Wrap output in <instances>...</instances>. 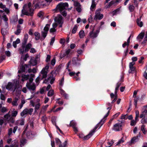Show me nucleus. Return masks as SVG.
Instances as JSON below:
<instances>
[{"instance_id":"nucleus-1","label":"nucleus","mask_w":147,"mask_h":147,"mask_svg":"<svg viewBox=\"0 0 147 147\" xmlns=\"http://www.w3.org/2000/svg\"><path fill=\"white\" fill-rule=\"evenodd\" d=\"M22 11L24 15L32 16L33 14V10L31 7V3L29 2L28 4L24 5Z\"/></svg>"},{"instance_id":"nucleus-2","label":"nucleus","mask_w":147,"mask_h":147,"mask_svg":"<svg viewBox=\"0 0 147 147\" xmlns=\"http://www.w3.org/2000/svg\"><path fill=\"white\" fill-rule=\"evenodd\" d=\"M68 4L67 3H61L59 4L56 7V12L59 11L62 15L64 16L67 15V13L66 11L64 10L65 9V7H68Z\"/></svg>"},{"instance_id":"nucleus-3","label":"nucleus","mask_w":147,"mask_h":147,"mask_svg":"<svg viewBox=\"0 0 147 147\" xmlns=\"http://www.w3.org/2000/svg\"><path fill=\"white\" fill-rule=\"evenodd\" d=\"M14 82H9L7 84L6 86V89L11 91L14 92L17 88L18 84L17 83Z\"/></svg>"},{"instance_id":"nucleus-4","label":"nucleus","mask_w":147,"mask_h":147,"mask_svg":"<svg viewBox=\"0 0 147 147\" xmlns=\"http://www.w3.org/2000/svg\"><path fill=\"white\" fill-rule=\"evenodd\" d=\"M26 43H22V48L21 49H19L20 53L23 54L24 52H28L32 47V45L30 43H28L26 45Z\"/></svg>"},{"instance_id":"nucleus-5","label":"nucleus","mask_w":147,"mask_h":147,"mask_svg":"<svg viewBox=\"0 0 147 147\" xmlns=\"http://www.w3.org/2000/svg\"><path fill=\"white\" fill-rule=\"evenodd\" d=\"M40 101V100L39 99H36L35 102L32 100L30 101V104L32 106L34 107V110L35 112H36L40 108L41 105Z\"/></svg>"},{"instance_id":"nucleus-6","label":"nucleus","mask_w":147,"mask_h":147,"mask_svg":"<svg viewBox=\"0 0 147 147\" xmlns=\"http://www.w3.org/2000/svg\"><path fill=\"white\" fill-rule=\"evenodd\" d=\"M100 126V124H98V123L97 124L94 128L91 130L90 132L87 135L84 136V140H87L90 138L93 135L96 129L98 127Z\"/></svg>"},{"instance_id":"nucleus-7","label":"nucleus","mask_w":147,"mask_h":147,"mask_svg":"<svg viewBox=\"0 0 147 147\" xmlns=\"http://www.w3.org/2000/svg\"><path fill=\"white\" fill-rule=\"evenodd\" d=\"M33 111V109L32 108H26L24 109L21 113L20 115L21 116L23 117L27 114H29L31 115L32 114Z\"/></svg>"},{"instance_id":"nucleus-8","label":"nucleus","mask_w":147,"mask_h":147,"mask_svg":"<svg viewBox=\"0 0 147 147\" xmlns=\"http://www.w3.org/2000/svg\"><path fill=\"white\" fill-rule=\"evenodd\" d=\"M100 10H97L95 12L94 20H100L103 17V15L100 13Z\"/></svg>"},{"instance_id":"nucleus-9","label":"nucleus","mask_w":147,"mask_h":147,"mask_svg":"<svg viewBox=\"0 0 147 147\" xmlns=\"http://www.w3.org/2000/svg\"><path fill=\"white\" fill-rule=\"evenodd\" d=\"M49 68V66L48 65H47L42 69L41 71V74L42 76V78H45L47 77Z\"/></svg>"},{"instance_id":"nucleus-10","label":"nucleus","mask_w":147,"mask_h":147,"mask_svg":"<svg viewBox=\"0 0 147 147\" xmlns=\"http://www.w3.org/2000/svg\"><path fill=\"white\" fill-rule=\"evenodd\" d=\"M5 119L9 123H13L14 122V119L12 116L9 114V112L4 116Z\"/></svg>"},{"instance_id":"nucleus-11","label":"nucleus","mask_w":147,"mask_h":147,"mask_svg":"<svg viewBox=\"0 0 147 147\" xmlns=\"http://www.w3.org/2000/svg\"><path fill=\"white\" fill-rule=\"evenodd\" d=\"M50 25L47 24L44 27L43 30L42 31V36L45 38L47 35L48 31L49 29Z\"/></svg>"},{"instance_id":"nucleus-12","label":"nucleus","mask_w":147,"mask_h":147,"mask_svg":"<svg viewBox=\"0 0 147 147\" xmlns=\"http://www.w3.org/2000/svg\"><path fill=\"white\" fill-rule=\"evenodd\" d=\"M111 106L107 108V109H109V110L108 111L107 114L105 115V116H104L103 119H102L98 123V124H100V127H101L103 125V124L105 122V121L106 120V117L109 115L110 112L109 110H111Z\"/></svg>"},{"instance_id":"nucleus-13","label":"nucleus","mask_w":147,"mask_h":147,"mask_svg":"<svg viewBox=\"0 0 147 147\" xmlns=\"http://www.w3.org/2000/svg\"><path fill=\"white\" fill-rule=\"evenodd\" d=\"M99 32V30H97L95 32H94L93 30L89 33V36L92 39H94L96 38L98 36Z\"/></svg>"},{"instance_id":"nucleus-14","label":"nucleus","mask_w":147,"mask_h":147,"mask_svg":"<svg viewBox=\"0 0 147 147\" xmlns=\"http://www.w3.org/2000/svg\"><path fill=\"white\" fill-rule=\"evenodd\" d=\"M26 86L30 90L34 91L35 90L36 88L35 84L32 82H27Z\"/></svg>"},{"instance_id":"nucleus-15","label":"nucleus","mask_w":147,"mask_h":147,"mask_svg":"<svg viewBox=\"0 0 147 147\" xmlns=\"http://www.w3.org/2000/svg\"><path fill=\"white\" fill-rule=\"evenodd\" d=\"M74 6L76 7V10L79 12H80L81 11V5L79 2L76 1L74 2Z\"/></svg>"},{"instance_id":"nucleus-16","label":"nucleus","mask_w":147,"mask_h":147,"mask_svg":"<svg viewBox=\"0 0 147 147\" xmlns=\"http://www.w3.org/2000/svg\"><path fill=\"white\" fill-rule=\"evenodd\" d=\"M55 80V78L53 77V75H51L49 77L47 80H45L44 82L43 83H46L48 82H50L51 84H52L53 83L54 81Z\"/></svg>"},{"instance_id":"nucleus-17","label":"nucleus","mask_w":147,"mask_h":147,"mask_svg":"<svg viewBox=\"0 0 147 147\" xmlns=\"http://www.w3.org/2000/svg\"><path fill=\"white\" fill-rule=\"evenodd\" d=\"M121 125L119 123H116L113 125L112 129L115 131H118L121 129Z\"/></svg>"},{"instance_id":"nucleus-18","label":"nucleus","mask_w":147,"mask_h":147,"mask_svg":"<svg viewBox=\"0 0 147 147\" xmlns=\"http://www.w3.org/2000/svg\"><path fill=\"white\" fill-rule=\"evenodd\" d=\"M19 100V98L18 97H15L13 101L11 102L12 105L14 106H17L19 103L18 100Z\"/></svg>"},{"instance_id":"nucleus-19","label":"nucleus","mask_w":147,"mask_h":147,"mask_svg":"<svg viewBox=\"0 0 147 147\" xmlns=\"http://www.w3.org/2000/svg\"><path fill=\"white\" fill-rule=\"evenodd\" d=\"M0 25L3 27L1 30V33L4 36L7 34V32L6 30L5 29V28H5V25H4L3 24L2 22L1 21H0Z\"/></svg>"},{"instance_id":"nucleus-20","label":"nucleus","mask_w":147,"mask_h":147,"mask_svg":"<svg viewBox=\"0 0 147 147\" xmlns=\"http://www.w3.org/2000/svg\"><path fill=\"white\" fill-rule=\"evenodd\" d=\"M1 19L5 22V25H5V28H7L8 24L7 21L8 20V18L7 17L6 15L3 14L1 16Z\"/></svg>"},{"instance_id":"nucleus-21","label":"nucleus","mask_w":147,"mask_h":147,"mask_svg":"<svg viewBox=\"0 0 147 147\" xmlns=\"http://www.w3.org/2000/svg\"><path fill=\"white\" fill-rule=\"evenodd\" d=\"M62 20V17L60 15H58L55 18V22L59 24H61V23Z\"/></svg>"},{"instance_id":"nucleus-22","label":"nucleus","mask_w":147,"mask_h":147,"mask_svg":"<svg viewBox=\"0 0 147 147\" xmlns=\"http://www.w3.org/2000/svg\"><path fill=\"white\" fill-rule=\"evenodd\" d=\"M72 63L75 65H78L80 64V60L77 58H74L72 60Z\"/></svg>"},{"instance_id":"nucleus-23","label":"nucleus","mask_w":147,"mask_h":147,"mask_svg":"<svg viewBox=\"0 0 147 147\" xmlns=\"http://www.w3.org/2000/svg\"><path fill=\"white\" fill-rule=\"evenodd\" d=\"M16 123L18 125H23L24 124V119L22 118L18 120Z\"/></svg>"},{"instance_id":"nucleus-24","label":"nucleus","mask_w":147,"mask_h":147,"mask_svg":"<svg viewBox=\"0 0 147 147\" xmlns=\"http://www.w3.org/2000/svg\"><path fill=\"white\" fill-rule=\"evenodd\" d=\"M115 1H111L108 4H105V7L106 8H109L113 4H115Z\"/></svg>"},{"instance_id":"nucleus-25","label":"nucleus","mask_w":147,"mask_h":147,"mask_svg":"<svg viewBox=\"0 0 147 147\" xmlns=\"http://www.w3.org/2000/svg\"><path fill=\"white\" fill-rule=\"evenodd\" d=\"M115 1H111L108 4H105V7L106 8H109L113 4H115Z\"/></svg>"},{"instance_id":"nucleus-26","label":"nucleus","mask_w":147,"mask_h":147,"mask_svg":"<svg viewBox=\"0 0 147 147\" xmlns=\"http://www.w3.org/2000/svg\"><path fill=\"white\" fill-rule=\"evenodd\" d=\"M115 1H111L108 4H105V7L106 8H109L113 4H115Z\"/></svg>"},{"instance_id":"nucleus-27","label":"nucleus","mask_w":147,"mask_h":147,"mask_svg":"<svg viewBox=\"0 0 147 147\" xmlns=\"http://www.w3.org/2000/svg\"><path fill=\"white\" fill-rule=\"evenodd\" d=\"M131 36L130 35L129 37L128 38L127 42H125L123 45L122 47H123L124 48L126 46H128L129 45V44L130 43V39Z\"/></svg>"},{"instance_id":"nucleus-28","label":"nucleus","mask_w":147,"mask_h":147,"mask_svg":"<svg viewBox=\"0 0 147 147\" xmlns=\"http://www.w3.org/2000/svg\"><path fill=\"white\" fill-rule=\"evenodd\" d=\"M137 23L138 25L140 27L142 26L143 23L141 21V18H138L137 19Z\"/></svg>"},{"instance_id":"nucleus-29","label":"nucleus","mask_w":147,"mask_h":147,"mask_svg":"<svg viewBox=\"0 0 147 147\" xmlns=\"http://www.w3.org/2000/svg\"><path fill=\"white\" fill-rule=\"evenodd\" d=\"M18 18L17 16H14L12 17L11 20L12 22L14 23L17 22L18 21Z\"/></svg>"},{"instance_id":"nucleus-30","label":"nucleus","mask_w":147,"mask_h":147,"mask_svg":"<svg viewBox=\"0 0 147 147\" xmlns=\"http://www.w3.org/2000/svg\"><path fill=\"white\" fill-rule=\"evenodd\" d=\"M20 42V40L19 38H17L16 40L13 42V47L16 48L17 47V44H18Z\"/></svg>"},{"instance_id":"nucleus-31","label":"nucleus","mask_w":147,"mask_h":147,"mask_svg":"<svg viewBox=\"0 0 147 147\" xmlns=\"http://www.w3.org/2000/svg\"><path fill=\"white\" fill-rule=\"evenodd\" d=\"M80 37V38H83L85 36V33L84 31L81 30L79 32Z\"/></svg>"},{"instance_id":"nucleus-32","label":"nucleus","mask_w":147,"mask_h":147,"mask_svg":"<svg viewBox=\"0 0 147 147\" xmlns=\"http://www.w3.org/2000/svg\"><path fill=\"white\" fill-rule=\"evenodd\" d=\"M18 29L15 32V34L17 35H19L21 32V29L20 28L21 26L19 25H18L17 26Z\"/></svg>"},{"instance_id":"nucleus-33","label":"nucleus","mask_w":147,"mask_h":147,"mask_svg":"<svg viewBox=\"0 0 147 147\" xmlns=\"http://www.w3.org/2000/svg\"><path fill=\"white\" fill-rule=\"evenodd\" d=\"M34 35L35 36V38L36 40H38L40 38V34L37 32H36L34 33Z\"/></svg>"},{"instance_id":"nucleus-34","label":"nucleus","mask_w":147,"mask_h":147,"mask_svg":"<svg viewBox=\"0 0 147 147\" xmlns=\"http://www.w3.org/2000/svg\"><path fill=\"white\" fill-rule=\"evenodd\" d=\"M141 122L142 124L146 123H147V117L145 116L144 118H142L141 120Z\"/></svg>"},{"instance_id":"nucleus-35","label":"nucleus","mask_w":147,"mask_h":147,"mask_svg":"<svg viewBox=\"0 0 147 147\" xmlns=\"http://www.w3.org/2000/svg\"><path fill=\"white\" fill-rule=\"evenodd\" d=\"M96 6V5L95 2L93 1L90 8V9L91 11H93L94 10V9L95 7Z\"/></svg>"},{"instance_id":"nucleus-36","label":"nucleus","mask_w":147,"mask_h":147,"mask_svg":"<svg viewBox=\"0 0 147 147\" xmlns=\"http://www.w3.org/2000/svg\"><path fill=\"white\" fill-rule=\"evenodd\" d=\"M20 146L21 147H22L25 144L26 142V140L25 139H22L20 140Z\"/></svg>"},{"instance_id":"nucleus-37","label":"nucleus","mask_w":147,"mask_h":147,"mask_svg":"<svg viewBox=\"0 0 147 147\" xmlns=\"http://www.w3.org/2000/svg\"><path fill=\"white\" fill-rule=\"evenodd\" d=\"M28 38V35L27 34H26L24 35V41L22 43H26L27 40Z\"/></svg>"},{"instance_id":"nucleus-38","label":"nucleus","mask_w":147,"mask_h":147,"mask_svg":"<svg viewBox=\"0 0 147 147\" xmlns=\"http://www.w3.org/2000/svg\"><path fill=\"white\" fill-rule=\"evenodd\" d=\"M138 120V119L137 120H136L135 119V120H132L131 121L130 125L131 126H134L135 125Z\"/></svg>"},{"instance_id":"nucleus-39","label":"nucleus","mask_w":147,"mask_h":147,"mask_svg":"<svg viewBox=\"0 0 147 147\" xmlns=\"http://www.w3.org/2000/svg\"><path fill=\"white\" fill-rule=\"evenodd\" d=\"M44 15V13L42 11H40L38 13V17L40 18H43Z\"/></svg>"},{"instance_id":"nucleus-40","label":"nucleus","mask_w":147,"mask_h":147,"mask_svg":"<svg viewBox=\"0 0 147 147\" xmlns=\"http://www.w3.org/2000/svg\"><path fill=\"white\" fill-rule=\"evenodd\" d=\"M78 29V26L77 25H75L74 27L73 28L72 32L73 34H75L76 33V31Z\"/></svg>"},{"instance_id":"nucleus-41","label":"nucleus","mask_w":147,"mask_h":147,"mask_svg":"<svg viewBox=\"0 0 147 147\" xmlns=\"http://www.w3.org/2000/svg\"><path fill=\"white\" fill-rule=\"evenodd\" d=\"M144 32H141L140 34L138 36V38L139 39H142L144 37Z\"/></svg>"},{"instance_id":"nucleus-42","label":"nucleus","mask_w":147,"mask_h":147,"mask_svg":"<svg viewBox=\"0 0 147 147\" xmlns=\"http://www.w3.org/2000/svg\"><path fill=\"white\" fill-rule=\"evenodd\" d=\"M67 144V142L66 141H65V142L63 143L62 144H59V147H66Z\"/></svg>"},{"instance_id":"nucleus-43","label":"nucleus","mask_w":147,"mask_h":147,"mask_svg":"<svg viewBox=\"0 0 147 147\" xmlns=\"http://www.w3.org/2000/svg\"><path fill=\"white\" fill-rule=\"evenodd\" d=\"M54 94L53 90H50L48 92V96H52Z\"/></svg>"},{"instance_id":"nucleus-44","label":"nucleus","mask_w":147,"mask_h":147,"mask_svg":"<svg viewBox=\"0 0 147 147\" xmlns=\"http://www.w3.org/2000/svg\"><path fill=\"white\" fill-rule=\"evenodd\" d=\"M141 130L144 134H145L146 133V131L145 130V126L144 125H143L141 126Z\"/></svg>"},{"instance_id":"nucleus-45","label":"nucleus","mask_w":147,"mask_h":147,"mask_svg":"<svg viewBox=\"0 0 147 147\" xmlns=\"http://www.w3.org/2000/svg\"><path fill=\"white\" fill-rule=\"evenodd\" d=\"M130 69L129 71V73H132L134 71L135 69V68L134 67H129Z\"/></svg>"},{"instance_id":"nucleus-46","label":"nucleus","mask_w":147,"mask_h":147,"mask_svg":"<svg viewBox=\"0 0 147 147\" xmlns=\"http://www.w3.org/2000/svg\"><path fill=\"white\" fill-rule=\"evenodd\" d=\"M138 139V136H136L133 138L131 140V142L132 143H134V142H136Z\"/></svg>"},{"instance_id":"nucleus-47","label":"nucleus","mask_w":147,"mask_h":147,"mask_svg":"<svg viewBox=\"0 0 147 147\" xmlns=\"http://www.w3.org/2000/svg\"><path fill=\"white\" fill-rule=\"evenodd\" d=\"M136 113V117L135 118V119L136 120H137L138 119V117L139 116V111H136L135 112Z\"/></svg>"},{"instance_id":"nucleus-48","label":"nucleus","mask_w":147,"mask_h":147,"mask_svg":"<svg viewBox=\"0 0 147 147\" xmlns=\"http://www.w3.org/2000/svg\"><path fill=\"white\" fill-rule=\"evenodd\" d=\"M121 119H124V120H126L127 119V114L125 115H122L121 117Z\"/></svg>"},{"instance_id":"nucleus-49","label":"nucleus","mask_w":147,"mask_h":147,"mask_svg":"<svg viewBox=\"0 0 147 147\" xmlns=\"http://www.w3.org/2000/svg\"><path fill=\"white\" fill-rule=\"evenodd\" d=\"M18 111H14L12 113V116L13 117H16L17 115L18 114Z\"/></svg>"},{"instance_id":"nucleus-50","label":"nucleus","mask_w":147,"mask_h":147,"mask_svg":"<svg viewBox=\"0 0 147 147\" xmlns=\"http://www.w3.org/2000/svg\"><path fill=\"white\" fill-rule=\"evenodd\" d=\"M134 7L132 5H130L129 6V9L131 12L133 11L134 9Z\"/></svg>"},{"instance_id":"nucleus-51","label":"nucleus","mask_w":147,"mask_h":147,"mask_svg":"<svg viewBox=\"0 0 147 147\" xmlns=\"http://www.w3.org/2000/svg\"><path fill=\"white\" fill-rule=\"evenodd\" d=\"M5 56L2 55L0 57V63H1L5 59Z\"/></svg>"},{"instance_id":"nucleus-52","label":"nucleus","mask_w":147,"mask_h":147,"mask_svg":"<svg viewBox=\"0 0 147 147\" xmlns=\"http://www.w3.org/2000/svg\"><path fill=\"white\" fill-rule=\"evenodd\" d=\"M29 77V75H23L22 76V78H23L26 80L28 79Z\"/></svg>"},{"instance_id":"nucleus-53","label":"nucleus","mask_w":147,"mask_h":147,"mask_svg":"<svg viewBox=\"0 0 147 147\" xmlns=\"http://www.w3.org/2000/svg\"><path fill=\"white\" fill-rule=\"evenodd\" d=\"M64 78L63 77L62 78L61 80H60L59 84L61 86H62L63 84V82H64Z\"/></svg>"},{"instance_id":"nucleus-54","label":"nucleus","mask_w":147,"mask_h":147,"mask_svg":"<svg viewBox=\"0 0 147 147\" xmlns=\"http://www.w3.org/2000/svg\"><path fill=\"white\" fill-rule=\"evenodd\" d=\"M124 141L123 140V138H122L120 140L117 142V145H119L120 144L122 143Z\"/></svg>"},{"instance_id":"nucleus-55","label":"nucleus","mask_w":147,"mask_h":147,"mask_svg":"<svg viewBox=\"0 0 147 147\" xmlns=\"http://www.w3.org/2000/svg\"><path fill=\"white\" fill-rule=\"evenodd\" d=\"M36 51L35 49L34 48H31L30 50V52L32 53H36Z\"/></svg>"},{"instance_id":"nucleus-56","label":"nucleus","mask_w":147,"mask_h":147,"mask_svg":"<svg viewBox=\"0 0 147 147\" xmlns=\"http://www.w3.org/2000/svg\"><path fill=\"white\" fill-rule=\"evenodd\" d=\"M147 41V36H146L144 38V40L142 42V44L143 45H144V44Z\"/></svg>"},{"instance_id":"nucleus-57","label":"nucleus","mask_w":147,"mask_h":147,"mask_svg":"<svg viewBox=\"0 0 147 147\" xmlns=\"http://www.w3.org/2000/svg\"><path fill=\"white\" fill-rule=\"evenodd\" d=\"M3 9L7 14H8L9 13V9L8 8H7L6 7H5V8H4V9Z\"/></svg>"},{"instance_id":"nucleus-58","label":"nucleus","mask_w":147,"mask_h":147,"mask_svg":"<svg viewBox=\"0 0 147 147\" xmlns=\"http://www.w3.org/2000/svg\"><path fill=\"white\" fill-rule=\"evenodd\" d=\"M70 124L71 126L74 127L75 126V125L76 124V123L75 121H72L71 122Z\"/></svg>"},{"instance_id":"nucleus-59","label":"nucleus","mask_w":147,"mask_h":147,"mask_svg":"<svg viewBox=\"0 0 147 147\" xmlns=\"http://www.w3.org/2000/svg\"><path fill=\"white\" fill-rule=\"evenodd\" d=\"M120 113L119 112L117 113L113 116L112 118H113V119L117 117L120 115Z\"/></svg>"},{"instance_id":"nucleus-60","label":"nucleus","mask_w":147,"mask_h":147,"mask_svg":"<svg viewBox=\"0 0 147 147\" xmlns=\"http://www.w3.org/2000/svg\"><path fill=\"white\" fill-rule=\"evenodd\" d=\"M55 40V38L54 37H53L51 39V41L50 42V44L51 45H52L54 42Z\"/></svg>"},{"instance_id":"nucleus-61","label":"nucleus","mask_w":147,"mask_h":147,"mask_svg":"<svg viewBox=\"0 0 147 147\" xmlns=\"http://www.w3.org/2000/svg\"><path fill=\"white\" fill-rule=\"evenodd\" d=\"M0 98L2 100H5V98L3 94H1L0 95Z\"/></svg>"},{"instance_id":"nucleus-62","label":"nucleus","mask_w":147,"mask_h":147,"mask_svg":"<svg viewBox=\"0 0 147 147\" xmlns=\"http://www.w3.org/2000/svg\"><path fill=\"white\" fill-rule=\"evenodd\" d=\"M55 63V58H54L51 61V64L53 65H54Z\"/></svg>"},{"instance_id":"nucleus-63","label":"nucleus","mask_w":147,"mask_h":147,"mask_svg":"<svg viewBox=\"0 0 147 147\" xmlns=\"http://www.w3.org/2000/svg\"><path fill=\"white\" fill-rule=\"evenodd\" d=\"M5 54L8 57H10L11 55V53L9 51H5Z\"/></svg>"},{"instance_id":"nucleus-64","label":"nucleus","mask_w":147,"mask_h":147,"mask_svg":"<svg viewBox=\"0 0 147 147\" xmlns=\"http://www.w3.org/2000/svg\"><path fill=\"white\" fill-rule=\"evenodd\" d=\"M111 26L113 27H115L116 26V23L114 21L112 22L111 24Z\"/></svg>"}]
</instances>
